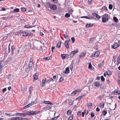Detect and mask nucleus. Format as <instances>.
Segmentation results:
<instances>
[{
    "label": "nucleus",
    "instance_id": "7ed1b4c3",
    "mask_svg": "<svg viewBox=\"0 0 120 120\" xmlns=\"http://www.w3.org/2000/svg\"><path fill=\"white\" fill-rule=\"evenodd\" d=\"M78 52V51L77 50L71 52L70 54V56L71 57H73L74 55Z\"/></svg>",
    "mask_w": 120,
    "mask_h": 120
},
{
    "label": "nucleus",
    "instance_id": "a19ab883",
    "mask_svg": "<svg viewBox=\"0 0 120 120\" xmlns=\"http://www.w3.org/2000/svg\"><path fill=\"white\" fill-rule=\"evenodd\" d=\"M50 58V56H48V57H44L43 59H45L46 60H49Z\"/></svg>",
    "mask_w": 120,
    "mask_h": 120
},
{
    "label": "nucleus",
    "instance_id": "bb28decb",
    "mask_svg": "<svg viewBox=\"0 0 120 120\" xmlns=\"http://www.w3.org/2000/svg\"><path fill=\"white\" fill-rule=\"evenodd\" d=\"M24 27H25L26 28H31L33 27V26H31L30 25H27L25 26Z\"/></svg>",
    "mask_w": 120,
    "mask_h": 120
},
{
    "label": "nucleus",
    "instance_id": "e433bc0d",
    "mask_svg": "<svg viewBox=\"0 0 120 120\" xmlns=\"http://www.w3.org/2000/svg\"><path fill=\"white\" fill-rule=\"evenodd\" d=\"M38 76L36 75L35 74L34 75V79L35 80H36L38 79Z\"/></svg>",
    "mask_w": 120,
    "mask_h": 120
},
{
    "label": "nucleus",
    "instance_id": "3c124183",
    "mask_svg": "<svg viewBox=\"0 0 120 120\" xmlns=\"http://www.w3.org/2000/svg\"><path fill=\"white\" fill-rule=\"evenodd\" d=\"M93 0H88V3L89 4H91L92 3V1Z\"/></svg>",
    "mask_w": 120,
    "mask_h": 120
},
{
    "label": "nucleus",
    "instance_id": "ddd939ff",
    "mask_svg": "<svg viewBox=\"0 0 120 120\" xmlns=\"http://www.w3.org/2000/svg\"><path fill=\"white\" fill-rule=\"evenodd\" d=\"M46 83V78H44L43 79L42 82V86H43L45 85V83Z\"/></svg>",
    "mask_w": 120,
    "mask_h": 120
},
{
    "label": "nucleus",
    "instance_id": "79ce46f5",
    "mask_svg": "<svg viewBox=\"0 0 120 120\" xmlns=\"http://www.w3.org/2000/svg\"><path fill=\"white\" fill-rule=\"evenodd\" d=\"M92 65L91 64L89 63L88 67V68L90 69H92Z\"/></svg>",
    "mask_w": 120,
    "mask_h": 120
},
{
    "label": "nucleus",
    "instance_id": "cd10ccee",
    "mask_svg": "<svg viewBox=\"0 0 120 120\" xmlns=\"http://www.w3.org/2000/svg\"><path fill=\"white\" fill-rule=\"evenodd\" d=\"M76 93L75 92V90L71 94V96H75Z\"/></svg>",
    "mask_w": 120,
    "mask_h": 120
},
{
    "label": "nucleus",
    "instance_id": "6ab92c4d",
    "mask_svg": "<svg viewBox=\"0 0 120 120\" xmlns=\"http://www.w3.org/2000/svg\"><path fill=\"white\" fill-rule=\"evenodd\" d=\"M104 61H103L101 62V63L98 64V66L99 68H101L102 67L104 64Z\"/></svg>",
    "mask_w": 120,
    "mask_h": 120
},
{
    "label": "nucleus",
    "instance_id": "dca6fc26",
    "mask_svg": "<svg viewBox=\"0 0 120 120\" xmlns=\"http://www.w3.org/2000/svg\"><path fill=\"white\" fill-rule=\"evenodd\" d=\"M64 45L67 49L69 48V47L68 41H65L64 42Z\"/></svg>",
    "mask_w": 120,
    "mask_h": 120
},
{
    "label": "nucleus",
    "instance_id": "c756f323",
    "mask_svg": "<svg viewBox=\"0 0 120 120\" xmlns=\"http://www.w3.org/2000/svg\"><path fill=\"white\" fill-rule=\"evenodd\" d=\"M33 62H29L28 67L30 68H32L31 67L33 66Z\"/></svg>",
    "mask_w": 120,
    "mask_h": 120
},
{
    "label": "nucleus",
    "instance_id": "603ef678",
    "mask_svg": "<svg viewBox=\"0 0 120 120\" xmlns=\"http://www.w3.org/2000/svg\"><path fill=\"white\" fill-rule=\"evenodd\" d=\"M94 114L93 112H91V118L94 117Z\"/></svg>",
    "mask_w": 120,
    "mask_h": 120
},
{
    "label": "nucleus",
    "instance_id": "c85d7f7f",
    "mask_svg": "<svg viewBox=\"0 0 120 120\" xmlns=\"http://www.w3.org/2000/svg\"><path fill=\"white\" fill-rule=\"evenodd\" d=\"M105 105L104 103H101L100 104V107L101 108H103Z\"/></svg>",
    "mask_w": 120,
    "mask_h": 120
},
{
    "label": "nucleus",
    "instance_id": "72a5a7b5",
    "mask_svg": "<svg viewBox=\"0 0 120 120\" xmlns=\"http://www.w3.org/2000/svg\"><path fill=\"white\" fill-rule=\"evenodd\" d=\"M73 118V115H71L68 117V120H72Z\"/></svg>",
    "mask_w": 120,
    "mask_h": 120
},
{
    "label": "nucleus",
    "instance_id": "09e8293b",
    "mask_svg": "<svg viewBox=\"0 0 120 120\" xmlns=\"http://www.w3.org/2000/svg\"><path fill=\"white\" fill-rule=\"evenodd\" d=\"M104 97V96L103 95H100L99 96V99L100 100H101L102 98H103Z\"/></svg>",
    "mask_w": 120,
    "mask_h": 120
},
{
    "label": "nucleus",
    "instance_id": "0e129e2a",
    "mask_svg": "<svg viewBox=\"0 0 120 120\" xmlns=\"http://www.w3.org/2000/svg\"><path fill=\"white\" fill-rule=\"evenodd\" d=\"M15 47L14 45H13L11 46V51H14V49Z\"/></svg>",
    "mask_w": 120,
    "mask_h": 120
},
{
    "label": "nucleus",
    "instance_id": "052dcab7",
    "mask_svg": "<svg viewBox=\"0 0 120 120\" xmlns=\"http://www.w3.org/2000/svg\"><path fill=\"white\" fill-rule=\"evenodd\" d=\"M102 9H104L106 10V11H108V9L107 8V7L105 6H104L102 8Z\"/></svg>",
    "mask_w": 120,
    "mask_h": 120
},
{
    "label": "nucleus",
    "instance_id": "4d7b16f0",
    "mask_svg": "<svg viewBox=\"0 0 120 120\" xmlns=\"http://www.w3.org/2000/svg\"><path fill=\"white\" fill-rule=\"evenodd\" d=\"M70 69L71 70H72L73 68V66L72 64H71L69 66Z\"/></svg>",
    "mask_w": 120,
    "mask_h": 120
},
{
    "label": "nucleus",
    "instance_id": "de8ad7c7",
    "mask_svg": "<svg viewBox=\"0 0 120 120\" xmlns=\"http://www.w3.org/2000/svg\"><path fill=\"white\" fill-rule=\"evenodd\" d=\"M101 79L102 81H104L105 80V78H104V77L103 76H101Z\"/></svg>",
    "mask_w": 120,
    "mask_h": 120
},
{
    "label": "nucleus",
    "instance_id": "58836bf2",
    "mask_svg": "<svg viewBox=\"0 0 120 120\" xmlns=\"http://www.w3.org/2000/svg\"><path fill=\"white\" fill-rule=\"evenodd\" d=\"M83 112H84V114H85L86 115H87L88 113V110H84Z\"/></svg>",
    "mask_w": 120,
    "mask_h": 120
},
{
    "label": "nucleus",
    "instance_id": "a211bd4d",
    "mask_svg": "<svg viewBox=\"0 0 120 120\" xmlns=\"http://www.w3.org/2000/svg\"><path fill=\"white\" fill-rule=\"evenodd\" d=\"M109 17L108 15L106 13L102 15V18H104L108 19Z\"/></svg>",
    "mask_w": 120,
    "mask_h": 120
},
{
    "label": "nucleus",
    "instance_id": "f3484780",
    "mask_svg": "<svg viewBox=\"0 0 120 120\" xmlns=\"http://www.w3.org/2000/svg\"><path fill=\"white\" fill-rule=\"evenodd\" d=\"M61 41H58L57 44V45L56 47H57L58 48H59L61 47Z\"/></svg>",
    "mask_w": 120,
    "mask_h": 120
},
{
    "label": "nucleus",
    "instance_id": "2eb2a0df",
    "mask_svg": "<svg viewBox=\"0 0 120 120\" xmlns=\"http://www.w3.org/2000/svg\"><path fill=\"white\" fill-rule=\"evenodd\" d=\"M69 68L68 67H67L65 69V71L64 72L66 74H67V73H68L69 72Z\"/></svg>",
    "mask_w": 120,
    "mask_h": 120
},
{
    "label": "nucleus",
    "instance_id": "338daca9",
    "mask_svg": "<svg viewBox=\"0 0 120 120\" xmlns=\"http://www.w3.org/2000/svg\"><path fill=\"white\" fill-rule=\"evenodd\" d=\"M7 90V89L6 88H4V89H3V90H2V91H3V93H4V92L6 91Z\"/></svg>",
    "mask_w": 120,
    "mask_h": 120
},
{
    "label": "nucleus",
    "instance_id": "a18cd8bd",
    "mask_svg": "<svg viewBox=\"0 0 120 120\" xmlns=\"http://www.w3.org/2000/svg\"><path fill=\"white\" fill-rule=\"evenodd\" d=\"M18 120V119L17 118V117H13L11 118L10 120Z\"/></svg>",
    "mask_w": 120,
    "mask_h": 120
},
{
    "label": "nucleus",
    "instance_id": "393cba45",
    "mask_svg": "<svg viewBox=\"0 0 120 120\" xmlns=\"http://www.w3.org/2000/svg\"><path fill=\"white\" fill-rule=\"evenodd\" d=\"M54 80L52 78H50L48 80H47V83H50V82H51L53 81V82Z\"/></svg>",
    "mask_w": 120,
    "mask_h": 120
},
{
    "label": "nucleus",
    "instance_id": "39448f33",
    "mask_svg": "<svg viewBox=\"0 0 120 120\" xmlns=\"http://www.w3.org/2000/svg\"><path fill=\"white\" fill-rule=\"evenodd\" d=\"M49 8L54 10H56L57 8L56 6L53 4L50 5Z\"/></svg>",
    "mask_w": 120,
    "mask_h": 120
},
{
    "label": "nucleus",
    "instance_id": "473e14b6",
    "mask_svg": "<svg viewBox=\"0 0 120 120\" xmlns=\"http://www.w3.org/2000/svg\"><path fill=\"white\" fill-rule=\"evenodd\" d=\"M21 11H26V8L24 7H22L21 8Z\"/></svg>",
    "mask_w": 120,
    "mask_h": 120
},
{
    "label": "nucleus",
    "instance_id": "412c9836",
    "mask_svg": "<svg viewBox=\"0 0 120 120\" xmlns=\"http://www.w3.org/2000/svg\"><path fill=\"white\" fill-rule=\"evenodd\" d=\"M51 108V107L49 105H47L46 106L44 107L43 108V109L44 110H45V109H50Z\"/></svg>",
    "mask_w": 120,
    "mask_h": 120
},
{
    "label": "nucleus",
    "instance_id": "f257e3e1",
    "mask_svg": "<svg viewBox=\"0 0 120 120\" xmlns=\"http://www.w3.org/2000/svg\"><path fill=\"white\" fill-rule=\"evenodd\" d=\"M40 111H31L30 112H27L26 113H20L19 116L25 117L26 115L28 116L33 115H36Z\"/></svg>",
    "mask_w": 120,
    "mask_h": 120
},
{
    "label": "nucleus",
    "instance_id": "c9c22d12",
    "mask_svg": "<svg viewBox=\"0 0 120 120\" xmlns=\"http://www.w3.org/2000/svg\"><path fill=\"white\" fill-rule=\"evenodd\" d=\"M95 39L94 38H92L90 39L89 42L91 43L92 42L94 41V40H95Z\"/></svg>",
    "mask_w": 120,
    "mask_h": 120
},
{
    "label": "nucleus",
    "instance_id": "864d4df0",
    "mask_svg": "<svg viewBox=\"0 0 120 120\" xmlns=\"http://www.w3.org/2000/svg\"><path fill=\"white\" fill-rule=\"evenodd\" d=\"M87 104L89 106H91L92 105V103L90 102H87Z\"/></svg>",
    "mask_w": 120,
    "mask_h": 120
},
{
    "label": "nucleus",
    "instance_id": "13d9d810",
    "mask_svg": "<svg viewBox=\"0 0 120 120\" xmlns=\"http://www.w3.org/2000/svg\"><path fill=\"white\" fill-rule=\"evenodd\" d=\"M63 80L64 79L62 77H61L59 79V82H60L63 81Z\"/></svg>",
    "mask_w": 120,
    "mask_h": 120
},
{
    "label": "nucleus",
    "instance_id": "f03ea898",
    "mask_svg": "<svg viewBox=\"0 0 120 120\" xmlns=\"http://www.w3.org/2000/svg\"><path fill=\"white\" fill-rule=\"evenodd\" d=\"M5 65V64L3 60H1L0 61V71H1L2 68Z\"/></svg>",
    "mask_w": 120,
    "mask_h": 120
},
{
    "label": "nucleus",
    "instance_id": "37998d69",
    "mask_svg": "<svg viewBox=\"0 0 120 120\" xmlns=\"http://www.w3.org/2000/svg\"><path fill=\"white\" fill-rule=\"evenodd\" d=\"M82 96H79L78 97H77L76 99V100H81L82 98Z\"/></svg>",
    "mask_w": 120,
    "mask_h": 120
},
{
    "label": "nucleus",
    "instance_id": "680f3d73",
    "mask_svg": "<svg viewBox=\"0 0 120 120\" xmlns=\"http://www.w3.org/2000/svg\"><path fill=\"white\" fill-rule=\"evenodd\" d=\"M52 2L54 3H56L57 2V0H51Z\"/></svg>",
    "mask_w": 120,
    "mask_h": 120
},
{
    "label": "nucleus",
    "instance_id": "7c9ffc66",
    "mask_svg": "<svg viewBox=\"0 0 120 120\" xmlns=\"http://www.w3.org/2000/svg\"><path fill=\"white\" fill-rule=\"evenodd\" d=\"M72 111L71 110H69L67 112V114L70 115Z\"/></svg>",
    "mask_w": 120,
    "mask_h": 120
},
{
    "label": "nucleus",
    "instance_id": "e2e57ef3",
    "mask_svg": "<svg viewBox=\"0 0 120 120\" xmlns=\"http://www.w3.org/2000/svg\"><path fill=\"white\" fill-rule=\"evenodd\" d=\"M63 35L64 37L65 38H66L68 37V36L65 34H63Z\"/></svg>",
    "mask_w": 120,
    "mask_h": 120
},
{
    "label": "nucleus",
    "instance_id": "20e7f679",
    "mask_svg": "<svg viewBox=\"0 0 120 120\" xmlns=\"http://www.w3.org/2000/svg\"><path fill=\"white\" fill-rule=\"evenodd\" d=\"M100 52L99 51H96L95 52V53L94 55H92L91 56L92 57H98L99 55Z\"/></svg>",
    "mask_w": 120,
    "mask_h": 120
},
{
    "label": "nucleus",
    "instance_id": "ea45409f",
    "mask_svg": "<svg viewBox=\"0 0 120 120\" xmlns=\"http://www.w3.org/2000/svg\"><path fill=\"white\" fill-rule=\"evenodd\" d=\"M59 116H58L56 117H55L54 118H53L51 119V120H57L58 118L59 117Z\"/></svg>",
    "mask_w": 120,
    "mask_h": 120
},
{
    "label": "nucleus",
    "instance_id": "49530a36",
    "mask_svg": "<svg viewBox=\"0 0 120 120\" xmlns=\"http://www.w3.org/2000/svg\"><path fill=\"white\" fill-rule=\"evenodd\" d=\"M102 113L105 116L107 114V112L105 111H102Z\"/></svg>",
    "mask_w": 120,
    "mask_h": 120
},
{
    "label": "nucleus",
    "instance_id": "c03bdc74",
    "mask_svg": "<svg viewBox=\"0 0 120 120\" xmlns=\"http://www.w3.org/2000/svg\"><path fill=\"white\" fill-rule=\"evenodd\" d=\"M112 4H110L109 6V8L110 10H111L112 9Z\"/></svg>",
    "mask_w": 120,
    "mask_h": 120
},
{
    "label": "nucleus",
    "instance_id": "6e6d98bb",
    "mask_svg": "<svg viewBox=\"0 0 120 120\" xmlns=\"http://www.w3.org/2000/svg\"><path fill=\"white\" fill-rule=\"evenodd\" d=\"M73 11V10L72 9H70V10L69 9L68 10V12L70 13H72Z\"/></svg>",
    "mask_w": 120,
    "mask_h": 120
},
{
    "label": "nucleus",
    "instance_id": "9b49d317",
    "mask_svg": "<svg viewBox=\"0 0 120 120\" xmlns=\"http://www.w3.org/2000/svg\"><path fill=\"white\" fill-rule=\"evenodd\" d=\"M92 15L96 17L98 19H99L101 18V16L96 13H94L92 14Z\"/></svg>",
    "mask_w": 120,
    "mask_h": 120
},
{
    "label": "nucleus",
    "instance_id": "0eeeda50",
    "mask_svg": "<svg viewBox=\"0 0 120 120\" xmlns=\"http://www.w3.org/2000/svg\"><path fill=\"white\" fill-rule=\"evenodd\" d=\"M42 102L44 104L47 105H53V104L51 103L49 101H46L44 100L42 101Z\"/></svg>",
    "mask_w": 120,
    "mask_h": 120
},
{
    "label": "nucleus",
    "instance_id": "774afa93",
    "mask_svg": "<svg viewBox=\"0 0 120 120\" xmlns=\"http://www.w3.org/2000/svg\"><path fill=\"white\" fill-rule=\"evenodd\" d=\"M18 120H22L23 119L22 118L20 117H17Z\"/></svg>",
    "mask_w": 120,
    "mask_h": 120
},
{
    "label": "nucleus",
    "instance_id": "bf43d9fd",
    "mask_svg": "<svg viewBox=\"0 0 120 120\" xmlns=\"http://www.w3.org/2000/svg\"><path fill=\"white\" fill-rule=\"evenodd\" d=\"M10 44L9 45V46H8V52L9 53H10L11 51V49H10Z\"/></svg>",
    "mask_w": 120,
    "mask_h": 120
},
{
    "label": "nucleus",
    "instance_id": "423d86ee",
    "mask_svg": "<svg viewBox=\"0 0 120 120\" xmlns=\"http://www.w3.org/2000/svg\"><path fill=\"white\" fill-rule=\"evenodd\" d=\"M119 46V44L116 43H114L113 45H112L111 47L112 48L114 49H115Z\"/></svg>",
    "mask_w": 120,
    "mask_h": 120
},
{
    "label": "nucleus",
    "instance_id": "1a4fd4ad",
    "mask_svg": "<svg viewBox=\"0 0 120 120\" xmlns=\"http://www.w3.org/2000/svg\"><path fill=\"white\" fill-rule=\"evenodd\" d=\"M61 56L63 59L66 58L68 56V55L67 54H61Z\"/></svg>",
    "mask_w": 120,
    "mask_h": 120
},
{
    "label": "nucleus",
    "instance_id": "9d476101",
    "mask_svg": "<svg viewBox=\"0 0 120 120\" xmlns=\"http://www.w3.org/2000/svg\"><path fill=\"white\" fill-rule=\"evenodd\" d=\"M32 68H30L29 67H27L25 68L26 72L27 73H28L30 70L32 69Z\"/></svg>",
    "mask_w": 120,
    "mask_h": 120
},
{
    "label": "nucleus",
    "instance_id": "a878e982",
    "mask_svg": "<svg viewBox=\"0 0 120 120\" xmlns=\"http://www.w3.org/2000/svg\"><path fill=\"white\" fill-rule=\"evenodd\" d=\"M113 20L116 22H118V20L116 17H113Z\"/></svg>",
    "mask_w": 120,
    "mask_h": 120
},
{
    "label": "nucleus",
    "instance_id": "4be33fe9",
    "mask_svg": "<svg viewBox=\"0 0 120 120\" xmlns=\"http://www.w3.org/2000/svg\"><path fill=\"white\" fill-rule=\"evenodd\" d=\"M80 18H85L89 19H91V18H90V17L86 16H82L80 17Z\"/></svg>",
    "mask_w": 120,
    "mask_h": 120
},
{
    "label": "nucleus",
    "instance_id": "f704fd0d",
    "mask_svg": "<svg viewBox=\"0 0 120 120\" xmlns=\"http://www.w3.org/2000/svg\"><path fill=\"white\" fill-rule=\"evenodd\" d=\"M70 16V15L68 13H66L65 15V16L66 18H68Z\"/></svg>",
    "mask_w": 120,
    "mask_h": 120
},
{
    "label": "nucleus",
    "instance_id": "5701e85b",
    "mask_svg": "<svg viewBox=\"0 0 120 120\" xmlns=\"http://www.w3.org/2000/svg\"><path fill=\"white\" fill-rule=\"evenodd\" d=\"M94 84L97 87H98L100 86V84L98 82H95Z\"/></svg>",
    "mask_w": 120,
    "mask_h": 120
},
{
    "label": "nucleus",
    "instance_id": "6e6552de",
    "mask_svg": "<svg viewBox=\"0 0 120 120\" xmlns=\"http://www.w3.org/2000/svg\"><path fill=\"white\" fill-rule=\"evenodd\" d=\"M34 104V102H32L31 103H30L29 104L25 106L23 108V109H26L29 107L30 106Z\"/></svg>",
    "mask_w": 120,
    "mask_h": 120
},
{
    "label": "nucleus",
    "instance_id": "f8f14e48",
    "mask_svg": "<svg viewBox=\"0 0 120 120\" xmlns=\"http://www.w3.org/2000/svg\"><path fill=\"white\" fill-rule=\"evenodd\" d=\"M111 74V72L109 71H108L107 72L104 73V76L106 77V75H110Z\"/></svg>",
    "mask_w": 120,
    "mask_h": 120
},
{
    "label": "nucleus",
    "instance_id": "2f4dec72",
    "mask_svg": "<svg viewBox=\"0 0 120 120\" xmlns=\"http://www.w3.org/2000/svg\"><path fill=\"white\" fill-rule=\"evenodd\" d=\"M19 9L18 8L15 9L14 10V13L16 12H19Z\"/></svg>",
    "mask_w": 120,
    "mask_h": 120
},
{
    "label": "nucleus",
    "instance_id": "8fccbe9b",
    "mask_svg": "<svg viewBox=\"0 0 120 120\" xmlns=\"http://www.w3.org/2000/svg\"><path fill=\"white\" fill-rule=\"evenodd\" d=\"M71 40L72 43H74L75 42V40L74 37H73L71 38Z\"/></svg>",
    "mask_w": 120,
    "mask_h": 120
},
{
    "label": "nucleus",
    "instance_id": "4c0bfd02",
    "mask_svg": "<svg viewBox=\"0 0 120 120\" xmlns=\"http://www.w3.org/2000/svg\"><path fill=\"white\" fill-rule=\"evenodd\" d=\"M114 94L116 95H119L120 94V92H119L117 90H115L114 92Z\"/></svg>",
    "mask_w": 120,
    "mask_h": 120
},
{
    "label": "nucleus",
    "instance_id": "5fc2aeb1",
    "mask_svg": "<svg viewBox=\"0 0 120 120\" xmlns=\"http://www.w3.org/2000/svg\"><path fill=\"white\" fill-rule=\"evenodd\" d=\"M12 17L11 16V17H9L8 16L7 17H2V18L3 19H8V18H11Z\"/></svg>",
    "mask_w": 120,
    "mask_h": 120
},
{
    "label": "nucleus",
    "instance_id": "69168bd1",
    "mask_svg": "<svg viewBox=\"0 0 120 120\" xmlns=\"http://www.w3.org/2000/svg\"><path fill=\"white\" fill-rule=\"evenodd\" d=\"M77 115L79 116H80L81 115V113L80 112H79L77 113Z\"/></svg>",
    "mask_w": 120,
    "mask_h": 120
},
{
    "label": "nucleus",
    "instance_id": "4468645a",
    "mask_svg": "<svg viewBox=\"0 0 120 120\" xmlns=\"http://www.w3.org/2000/svg\"><path fill=\"white\" fill-rule=\"evenodd\" d=\"M22 35L23 36H27L28 33L24 31H22Z\"/></svg>",
    "mask_w": 120,
    "mask_h": 120
},
{
    "label": "nucleus",
    "instance_id": "aec40b11",
    "mask_svg": "<svg viewBox=\"0 0 120 120\" xmlns=\"http://www.w3.org/2000/svg\"><path fill=\"white\" fill-rule=\"evenodd\" d=\"M102 22L103 23H105L107 21H108V19H105L103 18H102Z\"/></svg>",
    "mask_w": 120,
    "mask_h": 120
},
{
    "label": "nucleus",
    "instance_id": "b1692460",
    "mask_svg": "<svg viewBox=\"0 0 120 120\" xmlns=\"http://www.w3.org/2000/svg\"><path fill=\"white\" fill-rule=\"evenodd\" d=\"M86 54L84 52L81 53L79 55V56L80 57H84L85 56Z\"/></svg>",
    "mask_w": 120,
    "mask_h": 120
}]
</instances>
